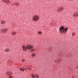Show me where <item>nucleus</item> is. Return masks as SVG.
Returning a JSON list of instances; mask_svg holds the SVG:
<instances>
[{
	"label": "nucleus",
	"mask_w": 78,
	"mask_h": 78,
	"mask_svg": "<svg viewBox=\"0 0 78 78\" xmlns=\"http://www.w3.org/2000/svg\"><path fill=\"white\" fill-rule=\"evenodd\" d=\"M12 35H15V34H16V32H12Z\"/></svg>",
	"instance_id": "7"
},
{
	"label": "nucleus",
	"mask_w": 78,
	"mask_h": 78,
	"mask_svg": "<svg viewBox=\"0 0 78 78\" xmlns=\"http://www.w3.org/2000/svg\"><path fill=\"white\" fill-rule=\"evenodd\" d=\"M1 23H2V24H5V22L3 21H2L1 22Z\"/></svg>",
	"instance_id": "9"
},
{
	"label": "nucleus",
	"mask_w": 78,
	"mask_h": 78,
	"mask_svg": "<svg viewBox=\"0 0 78 78\" xmlns=\"http://www.w3.org/2000/svg\"><path fill=\"white\" fill-rule=\"evenodd\" d=\"M60 9H61V11L62 10H64V9H63V7H61V8H60Z\"/></svg>",
	"instance_id": "17"
},
{
	"label": "nucleus",
	"mask_w": 78,
	"mask_h": 78,
	"mask_svg": "<svg viewBox=\"0 0 78 78\" xmlns=\"http://www.w3.org/2000/svg\"><path fill=\"white\" fill-rule=\"evenodd\" d=\"M35 55H36V54L34 53H33L32 55V56H33V57L35 56Z\"/></svg>",
	"instance_id": "11"
},
{
	"label": "nucleus",
	"mask_w": 78,
	"mask_h": 78,
	"mask_svg": "<svg viewBox=\"0 0 78 78\" xmlns=\"http://www.w3.org/2000/svg\"><path fill=\"white\" fill-rule=\"evenodd\" d=\"M22 61H23H23H25V59H22Z\"/></svg>",
	"instance_id": "19"
},
{
	"label": "nucleus",
	"mask_w": 78,
	"mask_h": 78,
	"mask_svg": "<svg viewBox=\"0 0 78 78\" xmlns=\"http://www.w3.org/2000/svg\"><path fill=\"white\" fill-rule=\"evenodd\" d=\"M17 5H19V4H18V3H17Z\"/></svg>",
	"instance_id": "22"
},
{
	"label": "nucleus",
	"mask_w": 78,
	"mask_h": 78,
	"mask_svg": "<svg viewBox=\"0 0 78 78\" xmlns=\"http://www.w3.org/2000/svg\"><path fill=\"white\" fill-rule=\"evenodd\" d=\"M73 16H75V17H76V16L77 17H78V14L77 13H75V14Z\"/></svg>",
	"instance_id": "6"
},
{
	"label": "nucleus",
	"mask_w": 78,
	"mask_h": 78,
	"mask_svg": "<svg viewBox=\"0 0 78 78\" xmlns=\"http://www.w3.org/2000/svg\"><path fill=\"white\" fill-rule=\"evenodd\" d=\"M31 75H32V77H33V78H35V77H34V75L32 74Z\"/></svg>",
	"instance_id": "15"
},
{
	"label": "nucleus",
	"mask_w": 78,
	"mask_h": 78,
	"mask_svg": "<svg viewBox=\"0 0 78 78\" xmlns=\"http://www.w3.org/2000/svg\"><path fill=\"white\" fill-rule=\"evenodd\" d=\"M27 69H28V70H31V68L30 67H28L27 68Z\"/></svg>",
	"instance_id": "5"
},
{
	"label": "nucleus",
	"mask_w": 78,
	"mask_h": 78,
	"mask_svg": "<svg viewBox=\"0 0 78 78\" xmlns=\"http://www.w3.org/2000/svg\"><path fill=\"white\" fill-rule=\"evenodd\" d=\"M7 74L8 75H11V72H8L7 73Z\"/></svg>",
	"instance_id": "10"
},
{
	"label": "nucleus",
	"mask_w": 78,
	"mask_h": 78,
	"mask_svg": "<svg viewBox=\"0 0 78 78\" xmlns=\"http://www.w3.org/2000/svg\"><path fill=\"white\" fill-rule=\"evenodd\" d=\"M7 3L9 4V1L8 0H7Z\"/></svg>",
	"instance_id": "16"
},
{
	"label": "nucleus",
	"mask_w": 78,
	"mask_h": 78,
	"mask_svg": "<svg viewBox=\"0 0 78 78\" xmlns=\"http://www.w3.org/2000/svg\"><path fill=\"white\" fill-rule=\"evenodd\" d=\"M77 69H78V66H77L76 67Z\"/></svg>",
	"instance_id": "20"
},
{
	"label": "nucleus",
	"mask_w": 78,
	"mask_h": 78,
	"mask_svg": "<svg viewBox=\"0 0 78 78\" xmlns=\"http://www.w3.org/2000/svg\"><path fill=\"white\" fill-rule=\"evenodd\" d=\"M7 30H8V29H2L1 31L2 33H6Z\"/></svg>",
	"instance_id": "4"
},
{
	"label": "nucleus",
	"mask_w": 78,
	"mask_h": 78,
	"mask_svg": "<svg viewBox=\"0 0 78 78\" xmlns=\"http://www.w3.org/2000/svg\"><path fill=\"white\" fill-rule=\"evenodd\" d=\"M64 27L63 26H62L60 27L59 28V31L60 32V33H64L66 31H67V30H68V28L67 27L64 30Z\"/></svg>",
	"instance_id": "2"
},
{
	"label": "nucleus",
	"mask_w": 78,
	"mask_h": 78,
	"mask_svg": "<svg viewBox=\"0 0 78 78\" xmlns=\"http://www.w3.org/2000/svg\"><path fill=\"white\" fill-rule=\"evenodd\" d=\"M20 70L22 71V72H24V70H23V69H20Z\"/></svg>",
	"instance_id": "12"
},
{
	"label": "nucleus",
	"mask_w": 78,
	"mask_h": 78,
	"mask_svg": "<svg viewBox=\"0 0 78 78\" xmlns=\"http://www.w3.org/2000/svg\"><path fill=\"white\" fill-rule=\"evenodd\" d=\"M34 21H37L39 20V16H35L33 18Z\"/></svg>",
	"instance_id": "3"
},
{
	"label": "nucleus",
	"mask_w": 78,
	"mask_h": 78,
	"mask_svg": "<svg viewBox=\"0 0 78 78\" xmlns=\"http://www.w3.org/2000/svg\"><path fill=\"white\" fill-rule=\"evenodd\" d=\"M72 35H73V36H75V33H73L72 34Z\"/></svg>",
	"instance_id": "18"
},
{
	"label": "nucleus",
	"mask_w": 78,
	"mask_h": 78,
	"mask_svg": "<svg viewBox=\"0 0 78 78\" xmlns=\"http://www.w3.org/2000/svg\"><path fill=\"white\" fill-rule=\"evenodd\" d=\"M35 77H36V78H39V75L37 74H36L35 75Z\"/></svg>",
	"instance_id": "8"
},
{
	"label": "nucleus",
	"mask_w": 78,
	"mask_h": 78,
	"mask_svg": "<svg viewBox=\"0 0 78 78\" xmlns=\"http://www.w3.org/2000/svg\"><path fill=\"white\" fill-rule=\"evenodd\" d=\"M58 11H61V8H59L57 10Z\"/></svg>",
	"instance_id": "13"
},
{
	"label": "nucleus",
	"mask_w": 78,
	"mask_h": 78,
	"mask_svg": "<svg viewBox=\"0 0 78 78\" xmlns=\"http://www.w3.org/2000/svg\"><path fill=\"white\" fill-rule=\"evenodd\" d=\"M24 69L25 70H27V69H26L25 68H24Z\"/></svg>",
	"instance_id": "21"
},
{
	"label": "nucleus",
	"mask_w": 78,
	"mask_h": 78,
	"mask_svg": "<svg viewBox=\"0 0 78 78\" xmlns=\"http://www.w3.org/2000/svg\"><path fill=\"white\" fill-rule=\"evenodd\" d=\"M38 33L39 34H42V32H38Z\"/></svg>",
	"instance_id": "14"
},
{
	"label": "nucleus",
	"mask_w": 78,
	"mask_h": 78,
	"mask_svg": "<svg viewBox=\"0 0 78 78\" xmlns=\"http://www.w3.org/2000/svg\"><path fill=\"white\" fill-rule=\"evenodd\" d=\"M22 47L24 51H27V50H30L31 52H33V51L35 50L34 49H33V47L31 45H27V46L23 45Z\"/></svg>",
	"instance_id": "1"
}]
</instances>
